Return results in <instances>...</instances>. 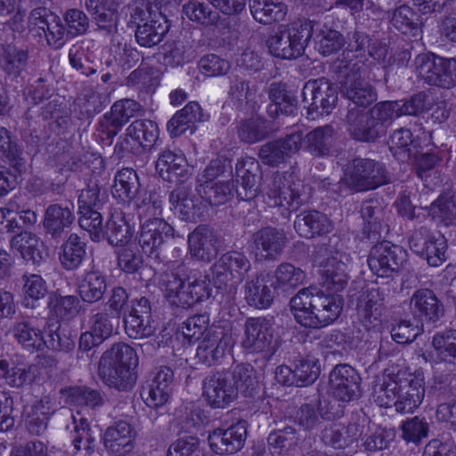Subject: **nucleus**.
<instances>
[{"label": "nucleus", "mask_w": 456, "mask_h": 456, "mask_svg": "<svg viewBox=\"0 0 456 456\" xmlns=\"http://www.w3.org/2000/svg\"><path fill=\"white\" fill-rule=\"evenodd\" d=\"M361 377L348 364H338L330 373V393L338 401L349 403L362 395Z\"/></svg>", "instance_id": "13"}, {"label": "nucleus", "mask_w": 456, "mask_h": 456, "mask_svg": "<svg viewBox=\"0 0 456 456\" xmlns=\"http://www.w3.org/2000/svg\"><path fill=\"white\" fill-rule=\"evenodd\" d=\"M74 221L73 204L53 203L45 210L43 226L47 236L60 240Z\"/></svg>", "instance_id": "30"}, {"label": "nucleus", "mask_w": 456, "mask_h": 456, "mask_svg": "<svg viewBox=\"0 0 456 456\" xmlns=\"http://www.w3.org/2000/svg\"><path fill=\"white\" fill-rule=\"evenodd\" d=\"M418 77L430 86L450 89L456 86V59L432 53H419L414 60Z\"/></svg>", "instance_id": "6"}, {"label": "nucleus", "mask_w": 456, "mask_h": 456, "mask_svg": "<svg viewBox=\"0 0 456 456\" xmlns=\"http://www.w3.org/2000/svg\"><path fill=\"white\" fill-rule=\"evenodd\" d=\"M345 180L350 189L361 192L387 183L389 175L383 163L369 158H355L347 165Z\"/></svg>", "instance_id": "7"}, {"label": "nucleus", "mask_w": 456, "mask_h": 456, "mask_svg": "<svg viewBox=\"0 0 456 456\" xmlns=\"http://www.w3.org/2000/svg\"><path fill=\"white\" fill-rule=\"evenodd\" d=\"M67 401L76 406L95 410L104 403L102 393L88 387H74L67 391Z\"/></svg>", "instance_id": "62"}, {"label": "nucleus", "mask_w": 456, "mask_h": 456, "mask_svg": "<svg viewBox=\"0 0 456 456\" xmlns=\"http://www.w3.org/2000/svg\"><path fill=\"white\" fill-rule=\"evenodd\" d=\"M253 18L262 24H272L285 19L288 7L283 0H249Z\"/></svg>", "instance_id": "45"}, {"label": "nucleus", "mask_w": 456, "mask_h": 456, "mask_svg": "<svg viewBox=\"0 0 456 456\" xmlns=\"http://www.w3.org/2000/svg\"><path fill=\"white\" fill-rule=\"evenodd\" d=\"M368 428V418L354 414L347 425L334 424L326 427L322 431V440L334 449H344L358 442L363 435H367Z\"/></svg>", "instance_id": "12"}, {"label": "nucleus", "mask_w": 456, "mask_h": 456, "mask_svg": "<svg viewBox=\"0 0 456 456\" xmlns=\"http://www.w3.org/2000/svg\"><path fill=\"white\" fill-rule=\"evenodd\" d=\"M131 237L132 232L124 213L121 211L111 213L103 229V239H106L110 245L118 247L126 244Z\"/></svg>", "instance_id": "54"}, {"label": "nucleus", "mask_w": 456, "mask_h": 456, "mask_svg": "<svg viewBox=\"0 0 456 456\" xmlns=\"http://www.w3.org/2000/svg\"><path fill=\"white\" fill-rule=\"evenodd\" d=\"M291 311L302 326L318 329L334 322L343 308V299L316 288L300 289L290 299Z\"/></svg>", "instance_id": "1"}, {"label": "nucleus", "mask_w": 456, "mask_h": 456, "mask_svg": "<svg viewBox=\"0 0 456 456\" xmlns=\"http://www.w3.org/2000/svg\"><path fill=\"white\" fill-rule=\"evenodd\" d=\"M361 216L363 220V232L369 239H377L384 228L385 211L381 202L370 199L362 202Z\"/></svg>", "instance_id": "47"}, {"label": "nucleus", "mask_w": 456, "mask_h": 456, "mask_svg": "<svg viewBox=\"0 0 456 456\" xmlns=\"http://www.w3.org/2000/svg\"><path fill=\"white\" fill-rule=\"evenodd\" d=\"M160 288L170 304L183 308L193 305L187 280L183 281L175 273H165L160 281Z\"/></svg>", "instance_id": "39"}, {"label": "nucleus", "mask_w": 456, "mask_h": 456, "mask_svg": "<svg viewBox=\"0 0 456 456\" xmlns=\"http://www.w3.org/2000/svg\"><path fill=\"white\" fill-rule=\"evenodd\" d=\"M406 259L407 252L402 247L384 240L371 248L368 265L375 275L390 277L400 271Z\"/></svg>", "instance_id": "10"}, {"label": "nucleus", "mask_w": 456, "mask_h": 456, "mask_svg": "<svg viewBox=\"0 0 456 456\" xmlns=\"http://www.w3.org/2000/svg\"><path fill=\"white\" fill-rule=\"evenodd\" d=\"M387 290L381 288L368 289L357 303V314L360 322L370 330L381 324V316L385 311Z\"/></svg>", "instance_id": "23"}, {"label": "nucleus", "mask_w": 456, "mask_h": 456, "mask_svg": "<svg viewBox=\"0 0 456 456\" xmlns=\"http://www.w3.org/2000/svg\"><path fill=\"white\" fill-rule=\"evenodd\" d=\"M140 183L137 173L130 167L119 170L114 180L112 194L121 201L134 200L139 194Z\"/></svg>", "instance_id": "51"}, {"label": "nucleus", "mask_w": 456, "mask_h": 456, "mask_svg": "<svg viewBox=\"0 0 456 456\" xmlns=\"http://www.w3.org/2000/svg\"><path fill=\"white\" fill-rule=\"evenodd\" d=\"M310 38L309 22L299 20L269 37L266 45L273 56L283 60H294L304 53Z\"/></svg>", "instance_id": "5"}, {"label": "nucleus", "mask_w": 456, "mask_h": 456, "mask_svg": "<svg viewBox=\"0 0 456 456\" xmlns=\"http://www.w3.org/2000/svg\"><path fill=\"white\" fill-rule=\"evenodd\" d=\"M273 276L271 272H261L248 280L244 286L245 299L251 306L265 309L274 298Z\"/></svg>", "instance_id": "29"}, {"label": "nucleus", "mask_w": 456, "mask_h": 456, "mask_svg": "<svg viewBox=\"0 0 456 456\" xmlns=\"http://www.w3.org/2000/svg\"><path fill=\"white\" fill-rule=\"evenodd\" d=\"M24 295L23 305L27 308L36 307V303L43 299L48 292L46 281L41 275L36 273H24L21 277Z\"/></svg>", "instance_id": "58"}, {"label": "nucleus", "mask_w": 456, "mask_h": 456, "mask_svg": "<svg viewBox=\"0 0 456 456\" xmlns=\"http://www.w3.org/2000/svg\"><path fill=\"white\" fill-rule=\"evenodd\" d=\"M339 83L342 95L357 106L367 107L377 100L374 86L365 79L363 64L345 67Z\"/></svg>", "instance_id": "9"}, {"label": "nucleus", "mask_w": 456, "mask_h": 456, "mask_svg": "<svg viewBox=\"0 0 456 456\" xmlns=\"http://www.w3.org/2000/svg\"><path fill=\"white\" fill-rule=\"evenodd\" d=\"M174 372L168 367H161L141 388V398L152 409L163 406L172 391Z\"/></svg>", "instance_id": "18"}, {"label": "nucleus", "mask_w": 456, "mask_h": 456, "mask_svg": "<svg viewBox=\"0 0 456 456\" xmlns=\"http://www.w3.org/2000/svg\"><path fill=\"white\" fill-rule=\"evenodd\" d=\"M131 139L137 142L143 151H151L159 138L157 123L150 119H136L126 129Z\"/></svg>", "instance_id": "52"}, {"label": "nucleus", "mask_w": 456, "mask_h": 456, "mask_svg": "<svg viewBox=\"0 0 456 456\" xmlns=\"http://www.w3.org/2000/svg\"><path fill=\"white\" fill-rule=\"evenodd\" d=\"M151 305L146 297H141L132 301L128 316L124 317L125 330L131 338L139 339L149 338L155 332L151 323Z\"/></svg>", "instance_id": "22"}, {"label": "nucleus", "mask_w": 456, "mask_h": 456, "mask_svg": "<svg viewBox=\"0 0 456 456\" xmlns=\"http://www.w3.org/2000/svg\"><path fill=\"white\" fill-rule=\"evenodd\" d=\"M203 121V113L197 102H190L177 111L167 122V128L171 137H176L187 130L193 131L196 122Z\"/></svg>", "instance_id": "42"}, {"label": "nucleus", "mask_w": 456, "mask_h": 456, "mask_svg": "<svg viewBox=\"0 0 456 456\" xmlns=\"http://www.w3.org/2000/svg\"><path fill=\"white\" fill-rule=\"evenodd\" d=\"M77 289L85 303H96L102 299L107 290L106 276L100 271H90L79 281Z\"/></svg>", "instance_id": "48"}, {"label": "nucleus", "mask_w": 456, "mask_h": 456, "mask_svg": "<svg viewBox=\"0 0 456 456\" xmlns=\"http://www.w3.org/2000/svg\"><path fill=\"white\" fill-rule=\"evenodd\" d=\"M351 257L345 252L336 251L323 265L322 279L327 289L335 292L345 289L347 284L348 265Z\"/></svg>", "instance_id": "32"}, {"label": "nucleus", "mask_w": 456, "mask_h": 456, "mask_svg": "<svg viewBox=\"0 0 456 456\" xmlns=\"http://www.w3.org/2000/svg\"><path fill=\"white\" fill-rule=\"evenodd\" d=\"M310 197L311 189L291 174L274 173L265 192V201L269 207L283 208L288 211H297Z\"/></svg>", "instance_id": "4"}, {"label": "nucleus", "mask_w": 456, "mask_h": 456, "mask_svg": "<svg viewBox=\"0 0 456 456\" xmlns=\"http://www.w3.org/2000/svg\"><path fill=\"white\" fill-rule=\"evenodd\" d=\"M247 438V422L240 419L224 428L215 429L208 436L211 449L217 454H232L244 446Z\"/></svg>", "instance_id": "19"}, {"label": "nucleus", "mask_w": 456, "mask_h": 456, "mask_svg": "<svg viewBox=\"0 0 456 456\" xmlns=\"http://www.w3.org/2000/svg\"><path fill=\"white\" fill-rule=\"evenodd\" d=\"M54 412L48 397L42 398L24 408L25 425L31 435L40 436L47 428L48 420Z\"/></svg>", "instance_id": "40"}, {"label": "nucleus", "mask_w": 456, "mask_h": 456, "mask_svg": "<svg viewBox=\"0 0 456 456\" xmlns=\"http://www.w3.org/2000/svg\"><path fill=\"white\" fill-rule=\"evenodd\" d=\"M334 135V128L330 125L316 127L305 136V148L314 156H326L332 146Z\"/></svg>", "instance_id": "53"}, {"label": "nucleus", "mask_w": 456, "mask_h": 456, "mask_svg": "<svg viewBox=\"0 0 456 456\" xmlns=\"http://www.w3.org/2000/svg\"><path fill=\"white\" fill-rule=\"evenodd\" d=\"M70 441L77 452L83 451L86 456H91L94 452L96 440L93 436L90 423L79 411L77 415L72 414Z\"/></svg>", "instance_id": "44"}, {"label": "nucleus", "mask_w": 456, "mask_h": 456, "mask_svg": "<svg viewBox=\"0 0 456 456\" xmlns=\"http://www.w3.org/2000/svg\"><path fill=\"white\" fill-rule=\"evenodd\" d=\"M86 255V243L77 233H71L61 246L59 259L66 270L77 269Z\"/></svg>", "instance_id": "49"}, {"label": "nucleus", "mask_w": 456, "mask_h": 456, "mask_svg": "<svg viewBox=\"0 0 456 456\" xmlns=\"http://www.w3.org/2000/svg\"><path fill=\"white\" fill-rule=\"evenodd\" d=\"M174 229L162 218H150L141 224L138 244L148 256L160 259L162 246L173 237Z\"/></svg>", "instance_id": "14"}, {"label": "nucleus", "mask_w": 456, "mask_h": 456, "mask_svg": "<svg viewBox=\"0 0 456 456\" xmlns=\"http://www.w3.org/2000/svg\"><path fill=\"white\" fill-rule=\"evenodd\" d=\"M134 430L126 421H118L106 429L103 444L110 453L121 456L130 452L134 448Z\"/></svg>", "instance_id": "36"}, {"label": "nucleus", "mask_w": 456, "mask_h": 456, "mask_svg": "<svg viewBox=\"0 0 456 456\" xmlns=\"http://www.w3.org/2000/svg\"><path fill=\"white\" fill-rule=\"evenodd\" d=\"M303 138L302 131H294L284 138L262 145L258 156L265 164L278 166L300 149Z\"/></svg>", "instance_id": "25"}, {"label": "nucleus", "mask_w": 456, "mask_h": 456, "mask_svg": "<svg viewBox=\"0 0 456 456\" xmlns=\"http://www.w3.org/2000/svg\"><path fill=\"white\" fill-rule=\"evenodd\" d=\"M156 170L164 180L170 183H182L189 176L186 159L170 150L159 155Z\"/></svg>", "instance_id": "33"}, {"label": "nucleus", "mask_w": 456, "mask_h": 456, "mask_svg": "<svg viewBox=\"0 0 456 456\" xmlns=\"http://www.w3.org/2000/svg\"><path fill=\"white\" fill-rule=\"evenodd\" d=\"M203 396L212 408H225L237 397L229 371L208 375L202 384Z\"/></svg>", "instance_id": "16"}, {"label": "nucleus", "mask_w": 456, "mask_h": 456, "mask_svg": "<svg viewBox=\"0 0 456 456\" xmlns=\"http://www.w3.org/2000/svg\"><path fill=\"white\" fill-rule=\"evenodd\" d=\"M270 103L267 113L271 118H276L280 114L286 116L295 115L297 112V98L292 91L289 90L287 84L273 82L268 88Z\"/></svg>", "instance_id": "34"}, {"label": "nucleus", "mask_w": 456, "mask_h": 456, "mask_svg": "<svg viewBox=\"0 0 456 456\" xmlns=\"http://www.w3.org/2000/svg\"><path fill=\"white\" fill-rule=\"evenodd\" d=\"M188 244L193 257L209 262L217 256L221 239L213 229L200 225L189 234Z\"/></svg>", "instance_id": "28"}, {"label": "nucleus", "mask_w": 456, "mask_h": 456, "mask_svg": "<svg viewBox=\"0 0 456 456\" xmlns=\"http://www.w3.org/2000/svg\"><path fill=\"white\" fill-rule=\"evenodd\" d=\"M431 344L441 360L456 363V330L449 329L436 332L432 338Z\"/></svg>", "instance_id": "63"}, {"label": "nucleus", "mask_w": 456, "mask_h": 456, "mask_svg": "<svg viewBox=\"0 0 456 456\" xmlns=\"http://www.w3.org/2000/svg\"><path fill=\"white\" fill-rule=\"evenodd\" d=\"M236 193L240 200H251L259 191V181L262 177L259 162L251 157L239 159L235 166Z\"/></svg>", "instance_id": "21"}, {"label": "nucleus", "mask_w": 456, "mask_h": 456, "mask_svg": "<svg viewBox=\"0 0 456 456\" xmlns=\"http://www.w3.org/2000/svg\"><path fill=\"white\" fill-rule=\"evenodd\" d=\"M44 334L45 347L53 351H69L75 346V342L70 337L61 330L58 322L45 321L44 323Z\"/></svg>", "instance_id": "61"}, {"label": "nucleus", "mask_w": 456, "mask_h": 456, "mask_svg": "<svg viewBox=\"0 0 456 456\" xmlns=\"http://www.w3.org/2000/svg\"><path fill=\"white\" fill-rule=\"evenodd\" d=\"M183 12L189 20L204 26H215L224 34L230 29L229 18H221L217 12L204 3L189 1L183 5Z\"/></svg>", "instance_id": "37"}, {"label": "nucleus", "mask_w": 456, "mask_h": 456, "mask_svg": "<svg viewBox=\"0 0 456 456\" xmlns=\"http://www.w3.org/2000/svg\"><path fill=\"white\" fill-rule=\"evenodd\" d=\"M0 159L19 173L26 169L27 159L22 147L12 134L3 126H0Z\"/></svg>", "instance_id": "46"}, {"label": "nucleus", "mask_w": 456, "mask_h": 456, "mask_svg": "<svg viewBox=\"0 0 456 456\" xmlns=\"http://www.w3.org/2000/svg\"><path fill=\"white\" fill-rule=\"evenodd\" d=\"M300 441L295 428L287 426L273 430L267 437L268 450L272 456H285L295 449Z\"/></svg>", "instance_id": "50"}, {"label": "nucleus", "mask_w": 456, "mask_h": 456, "mask_svg": "<svg viewBox=\"0 0 456 456\" xmlns=\"http://www.w3.org/2000/svg\"><path fill=\"white\" fill-rule=\"evenodd\" d=\"M346 126L349 134L360 142H374L383 135L369 110L364 111L356 107L348 110L346 116Z\"/></svg>", "instance_id": "31"}, {"label": "nucleus", "mask_w": 456, "mask_h": 456, "mask_svg": "<svg viewBox=\"0 0 456 456\" xmlns=\"http://www.w3.org/2000/svg\"><path fill=\"white\" fill-rule=\"evenodd\" d=\"M400 437L406 444L419 445L423 439L428 436L429 423L422 416H414L403 419L399 427Z\"/></svg>", "instance_id": "57"}, {"label": "nucleus", "mask_w": 456, "mask_h": 456, "mask_svg": "<svg viewBox=\"0 0 456 456\" xmlns=\"http://www.w3.org/2000/svg\"><path fill=\"white\" fill-rule=\"evenodd\" d=\"M45 318L40 315H24L12 324L11 332L24 350L30 353L43 351L45 348Z\"/></svg>", "instance_id": "15"}, {"label": "nucleus", "mask_w": 456, "mask_h": 456, "mask_svg": "<svg viewBox=\"0 0 456 456\" xmlns=\"http://www.w3.org/2000/svg\"><path fill=\"white\" fill-rule=\"evenodd\" d=\"M231 346V337L220 328H211L197 348L196 356L206 365H212L224 357Z\"/></svg>", "instance_id": "27"}, {"label": "nucleus", "mask_w": 456, "mask_h": 456, "mask_svg": "<svg viewBox=\"0 0 456 456\" xmlns=\"http://www.w3.org/2000/svg\"><path fill=\"white\" fill-rule=\"evenodd\" d=\"M136 24L135 39L142 47L151 48L159 45L168 32L170 25L160 12L136 7L132 14Z\"/></svg>", "instance_id": "8"}, {"label": "nucleus", "mask_w": 456, "mask_h": 456, "mask_svg": "<svg viewBox=\"0 0 456 456\" xmlns=\"http://www.w3.org/2000/svg\"><path fill=\"white\" fill-rule=\"evenodd\" d=\"M138 356L129 345L119 342L106 350L99 362V376L102 382L118 391H128L135 384L134 371Z\"/></svg>", "instance_id": "3"}, {"label": "nucleus", "mask_w": 456, "mask_h": 456, "mask_svg": "<svg viewBox=\"0 0 456 456\" xmlns=\"http://www.w3.org/2000/svg\"><path fill=\"white\" fill-rule=\"evenodd\" d=\"M273 338V328L265 318H250L245 323L243 348L250 354L266 353L271 350Z\"/></svg>", "instance_id": "26"}, {"label": "nucleus", "mask_w": 456, "mask_h": 456, "mask_svg": "<svg viewBox=\"0 0 456 456\" xmlns=\"http://www.w3.org/2000/svg\"><path fill=\"white\" fill-rule=\"evenodd\" d=\"M425 230L416 231L410 238L411 249L425 258L430 266H440L446 260L447 240L441 233L424 237Z\"/></svg>", "instance_id": "17"}, {"label": "nucleus", "mask_w": 456, "mask_h": 456, "mask_svg": "<svg viewBox=\"0 0 456 456\" xmlns=\"http://www.w3.org/2000/svg\"><path fill=\"white\" fill-rule=\"evenodd\" d=\"M324 408H328V406H323L321 402L317 404H303L297 411L296 419L300 426L306 429H312L319 422V417L326 419H332L339 417V411H332L331 410H325Z\"/></svg>", "instance_id": "59"}, {"label": "nucleus", "mask_w": 456, "mask_h": 456, "mask_svg": "<svg viewBox=\"0 0 456 456\" xmlns=\"http://www.w3.org/2000/svg\"><path fill=\"white\" fill-rule=\"evenodd\" d=\"M273 289H281L282 291L293 289L302 284L305 273L289 263L280 264L273 273Z\"/></svg>", "instance_id": "56"}, {"label": "nucleus", "mask_w": 456, "mask_h": 456, "mask_svg": "<svg viewBox=\"0 0 456 456\" xmlns=\"http://www.w3.org/2000/svg\"><path fill=\"white\" fill-rule=\"evenodd\" d=\"M410 309L414 319L421 324L436 323L444 314V304L429 289H419L413 292Z\"/></svg>", "instance_id": "24"}, {"label": "nucleus", "mask_w": 456, "mask_h": 456, "mask_svg": "<svg viewBox=\"0 0 456 456\" xmlns=\"http://www.w3.org/2000/svg\"><path fill=\"white\" fill-rule=\"evenodd\" d=\"M265 121L259 118H250L240 120L237 125V134L245 143H255L267 136Z\"/></svg>", "instance_id": "64"}, {"label": "nucleus", "mask_w": 456, "mask_h": 456, "mask_svg": "<svg viewBox=\"0 0 456 456\" xmlns=\"http://www.w3.org/2000/svg\"><path fill=\"white\" fill-rule=\"evenodd\" d=\"M302 99L309 113L328 115L336 107L337 88L324 77L309 80L302 89Z\"/></svg>", "instance_id": "11"}, {"label": "nucleus", "mask_w": 456, "mask_h": 456, "mask_svg": "<svg viewBox=\"0 0 456 456\" xmlns=\"http://www.w3.org/2000/svg\"><path fill=\"white\" fill-rule=\"evenodd\" d=\"M198 195L211 206L224 204L232 196V189L229 183L203 181L196 188Z\"/></svg>", "instance_id": "60"}, {"label": "nucleus", "mask_w": 456, "mask_h": 456, "mask_svg": "<svg viewBox=\"0 0 456 456\" xmlns=\"http://www.w3.org/2000/svg\"><path fill=\"white\" fill-rule=\"evenodd\" d=\"M287 236L283 230L265 227L254 233L252 253L256 261L275 260L283 251Z\"/></svg>", "instance_id": "20"}, {"label": "nucleus", "mask_w": 456, "mask_h": 456, "mask_svg": "<svg viewBox=\"0 0 456 456\" xmlns=\"http://www.w3.org/2000/svg\"><path fill=\"white\" fill-rule=\"evenodd\" d=\"M311 28V37L316 39L317 50L323 56H329L339 51L345 45L343 35L338 30L330 28L325 23L318 20H306Z\"/></svg>", "instance_id": "38"}, {"label": "nucleus", "mask_w": 456, "mask_h": 456, "mask_svg": "<svg viewBox=\"0 0 456 456\" xmlns=\"http://www.w3.org/2000/svg\"><path fill=\"white\" fill-rule=\"evenodd\" d=\"M169 201L175 214L183 221H195L200 215L195 195L184 184H179L171 191Z\"/></svg>", "instance_id": "41"}, {"label": "nucleus", "mask_w": 456, "mask_h": 456, "mask_svg": "<svg viewBox=\"0 0 456 456\" xmlns=\"http://www.w3.org/2000/svg\"><path fill=\"white\" fill-rule=\"evenodd\" d=\"M425 396L422 379H404L397 374L385 375L375 389V402L380 406H394L401 414L412 413L419 407Z\"/></svg>", "instance_id": "2"}, {"label": "nucleus", "mask_w": 456, "mask_h": 456, "mask_svg": "<svg viewBox=\"0 0 456 456\" xmlns=\"http://www.w3.org/2000/svg\"><path fill=\"white\" fill-rule=\"evenodd\" d=\"M119 320V317L112 314L107 308L97 307L91 311L88 325L95 336L107 339L118 328Z\"/></svg>", "instance_id": "55"}, {"label": "nucleus", "mask_w": 456, "mask_h": 456, "mask_svg": "<svg viewBox=\"0 0 456 456\" xmlns=\"http://www.w3.org/2000/svg\"><path fill=\"white\" fill-rule=\"evenodd\" d=\"M11 247L18 250L24 260L31 261L33 265H39L47 256L44 243L30 232H20L13 236L10 241Z\"/></svg>", "instance_id": "43"}, {"label": "nucleus", "mask_w": 456, "mask_h": 456, "mask_svg": "<svg viewBox=\"0 0 456 456\" xmlns=\"http://www.w3.org/2000/svg\"><path fill=\"white\" fill-rule=\"evenodd\" d=\"M294 229L299 236L314 238L333 230V224L326 215L317 210L301 212L296 216Z\"/></svg>", "instance_id": "35"}]
</instances>
